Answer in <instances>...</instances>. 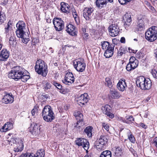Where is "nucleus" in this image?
<instances>
[{"label":"nucleus","mask_w":157,"mask_h":157,"mask_svg":"<svg viewBox=\"0 0 157 157\" xmlns=\"http://www.w3.org/2000/svg\"><path fill=\"white\" fill-rule=\"evenodd\" d=\"M40 129L39 125L35 123L31 127L30 132L33 135L36 136L40 133Z\"/></svg>","instance_id":"16"},{"label":"nucleus","mask_w":157,"mask_h":157,"mask_svg":"<svg viewBox=\"0 0 157 157\" xmlns=\"http://www.w3.org/2000/svg\"><path fill=\"white\" fill-rule=\"evenodd\" d=\"M30 153H26L25 154H22L19 157H29L30 156Z\"/></svg>","instance_id":"53"},{"label":"nucleus","mask_w":157,"mask_h":157,"mask_svg":"<svg viewBox=\"0 0 157 157\" xmlns=\"http://www.w3.org/2000/svg\"><path fill=\"white\" fill-rule=\"evenodd\" d=\"M75 143L78 146H82L86 151L89 147V143L88 141L84 138H78L75 141Z\"/></svg>","instance_id":"10"},{"label":"nucleus","mask_w":157,"mask_h":157,"mask_svg":"<svg viewBox=\"0 0 157 157\" xmlns=\"http://www.w3.org/2000/svg\"><path fill=\"white\" fill-rule=\"evenodd\" d=\"M74 68L78 71L83 72L85 70L86 64L83 59H78L75 60L73 63Z\"/></svg>","instance_id":"8"},{"label":"nucleus","mask_w":157,"mask_h":157,"mask_svg":"<svg viewBox=\"0 0 157 157\" xmlns=\"http://www.w3.org/2000/svg\"><path fill=\"white\" fill-rule=\"evenodd\" d=\"M13 128V124L10 122H7L0 129V131L2 132H6L12 129Z\"/></svg>","instance_id":"20"},{"label":"nucleus","mask_w":157,"mask_h":157,"mask_svg":"<svg viewBox=\"0 0 157 157\" xmlns=\"http://www.w3.org/2000/svg\"><path fill=\"white\" fill-rule=\"evenodd\" d=\"M13 101V98L12 95L6 94L5 95L2 99L3 103L7 104L9 103H12Z\"/></svg>","instance_id":"22"},{"label":"nucleus","mask_w":157,"mask_h":157,"mask_svg":"<svg viewBox=\"0 0 157 157\" xmlns=\"http://www.w3.org/2000/svg\"><path fill=\"white\" fill-rule=\"evenodd\" d=\"M83 36L84 38H86V39H87L88 38L89 34L88 33H84V34H83Z\"/></svg>","instance_id":"59"},{"label":"nucleus","mask_w":157,"mask_h":157,"mask_svg":"<svg viewBox=\"0 0 157 157\" xmlns=\"http://www.w3.org/2000/svg\"><path fill=\"white\" fill-rule=\"evenodd\" d=\"M129 134L128 136V138L130 141L132 143H134L135 142V140L133 136L131 133V132L129 131L128 132Z\"/></svg>","instance_id":"43"},{"label":"nucleus","mask_w":157,"mask_h":157,"mask_svg":"<svg viewBox=\"0 0 157 157\" xmlns=\"http://www.w3.org/2000/svg\"><path fill=\"white\" fill-rule=\"evenodd\" d=\"M136 60L135 58L134 57L132 56L129 59V63H132L134 62V61H136Z\"/></svg>","instance_id":"54"},{"label":"nucleus","mask_w":157,"mask_h":157,"mask_svg":"<svg viewBox=\"0 0 157 157\" xmlns=\"http://www.w3.org/2000/svg\"><path fill=\"white\" fill-rule=\"evenodd\" d=\"M94 147L98 151H101L104 147V145L100 142L99 141L97 140L95 141L94 145Z\"/></svg>","instance_id":"32"},{"label":"nucleus","mask_w":157,"mask_h":157,"mask_svg":"<svg viewBox=\"0 0 157 157\" xmlns=\"http://www.w3.org/2000/svg\"><path fill=\"white\" fill-rule=\"evenodd\" d=\"M60 92L62 94H65L66 93V92L65 90H62V89L60 91Z\"/></svg>","instance_id":"62"},{"label":"nucleus","mask_w":157,"mask_h":157,"mask_svg":"<svg viewBox=\"0 0 157 157\" xmlns=\"http://www.w3.org/2000/svg\"><path fill=\"white\" fill-rule=\"evenodd\" d=\"M58 89L61 90L62 88V86L61 84L57 83L56 81H53L52 83Z\"/></svg>","instance_id":"44"},{"label":"nucleus","mask_w":157,"mask_h":157,"mask_svg":"<svg viewBox=\"0 0 157 157\" xmlns=\"http://www.w3.org/2000/svg\"><path fill=\"white\" fill-rule=\"evenodd\" d=\"M39 107L37 105L35 106L32 109L31 111L32 115L33 116H35L36 114H37L38 112Z\"/></svg>","instance_id":"40"},{"label":"nucleus","mask_w":157,"mask_h":157,"mask_svg":"<svg viewBox=\"0 0 157 157\" xmlns=\"http://www.w3.org/2000/svg\"><path fill=\"white\" fill-rule=\"evenodd\" d=\"M77 100L79 105H84L85 103H86L88 101L89 98L88 94L84 93L82 94L77 98Z\"/></svg>","instance_id":"14"},{"label":"nucleus","mask_w":157,"mask_h":157,"mask_svg":"<svg viewBox=\"0 0 157 157\" xmlns=\"http://www.w3.org/2000/svg\"><path fill=\"white\" fill-rule=\"evenodd\" d=\"M42 116L44 120L48 122H51L55 118L54 113L49 106L44 107L42 110Z\"/></svg>","instance_id":"5"},{"label":"nucleus","mask_w":157,"mask_h":157,"mask_svg":"<svg viewBox=\"0 0 157 157\" xmlns=\"http://www.w3.org/2000/svg\"><path fill=\"white\" fill-rule=\"evenodd\" d=\"M132 0H118L119 3L121 5L125 4L131 2Z\"/></svg>","instance_id":"48"},{"label":"nucleus","mask_w":157,"mask_h":157,"mask_svg":"<svg viewBox=\"0 0 157 157\" xmlns=\"http://www.w3.org/2000/svg\"><path fill=\"white\" fill-rule=\"evenodd\" d=\"M64 78V79L63 80V82L66 85H69L74 81V77L71 72H68Z\"/></svg>","instance_id":"13"},{"label":"nucleus","mask_w":157,"mask_h":157,"mask_svg":"<svg viewBox=\"0 0 157 157\" xmlns=\"http://www.w3.org/2000/svg\"><path fill=\"white\" fill-rule=\"evenodd\" d=\"M121 95L119 92L115 89L111 90H109V97L112 99H118L120 98Z\"/></svg>","instance_id":"21"},{"label":"nucleus","mask_w":157,"mask_h":157,"mask_svg":"<svg viewBox=\"0 0 157 157\" xmlns=\"http://www.w3.org/2000/svg\"><path fill=\"white\" fill-rule=\"evenodd\" d=\"M35 71L39 74L45 77L48 73L47 65L46 63L42 60H37L35 66Z\"/></svg>","instance_id":"4"},{"label":"nucleus","mask_w":157,"mask_h":157,"mask_svg":"<svg viewBox=\"0 0 157 157\" xmlns=\"http://www.w3.org/2000/svg\"><path fill=\"white\" fill-rule=\"evenodd\" d=\"M30 155L29 157H44V153L43 150L41 149L38 151L35 154L30 153Z\"/></svg>","instance_id":"26"},{"label":"nucleus","mask_w":157,"mask_h":157,"mask_svg":"<svg viewBox=\"0 0 157 157\" xmlns=\"http://www.w3.org/2000/svg\"><path fill=\"white\" fill-rule=\"evenodd\" d=\"M53 23L55 30L60 31L64 28V22L61 18L55 17L53 19Z\"/></svg>","instance_id":"9"},{"label":"nucleus","mask_w":157,"mask_h":157,"mask_svg":"<svg viewBox=\"0 0 157 157\" xmlns=\"http://www.w3.org/2000/svg\"><path fill=\"white\" fill-rule=\"evenodd\" d=\"M126 86V83L124 79L120 80L117 85V87L118 90L121 91H124Z\"/></svg>","instance_id":"19"},{"label":"nucleus","mask_w":157,"mask_h":157,"mask_svg":"<svg viewBox=\"0 0 157 157\" xmlns=\"http://www.w3.org/2000/svg\"><path fill=\"white\" fill-rule=\"evenodd\" d=\"M66 30L70 35L74 36L76 35L75 27L72 24H70L66 27Z\"/></svg>","instance_id":"18"},{"label":"nucleus","mask_w":157,"mask_h":157,"mask_svg":"<svg viewBox=\"0 0 157 157\" xmlns=\"http://www.w3.org/2000/svg\"><path fill=\"white\" fill-rule=\"evenodd\" d=\"M69 5L64 2L61 3V10L62 12L65 13H69L70 12Z\"/></svg>","instance_id":"23"},{"label":"nucleus","mask_w":157,"mask_h":157,"mask_svg":"<svg viewBox=\"0 0 157 157\" xmlns=\"http://www.w3.org/2000/svg\"><path fill=\"white\" fill-rule=\"evenodd\" d=\"M127 121H125V122L129 124L134 121V119L132 116H126V117Z\"/></svg>","instance_id":"41"},{"label":"nucleus","mask_w":157,"mask_h":157,"mask_svg":"<svg viewBox=\"0 0 157 157\" xmlns=\"http://www.w3.org/2000/svg\"><path fill=\"white\" fill-rule=\"evenodd\" d=\"M94 9L92 8L86 7L83 11V16L86 20H89L92 17Z\"/></svg>","instance_id":"12"},{"label":"nucleus","mask_w":157,"mask_h":157,"mask_svg":"<svg viewBox=\"0 0 157 157\" xmlns=\"http://www.w3.org/2000/svg\"><path fill=\"white\" fill-rule=\"evenodd\" d=\"M150 9L152 11V12L154 13L155 12V10L154 8L152 6H150Z\"/></svg>","instance_id":"61"},{"label":"nucleus","mask_w":157,"mask_h":157,"mask_svg":"<svg viewBox=\"0 0 157 157\" xmlns=\"http://www.w3.org/2000/svg\"><path fill=\"white\" fill-rule=\"evenodd\" d=\"M28 72H25L24 75H22L20 79H21L22 81L25 82L27 81L30 78V76L27 75Z\"/></svg>","instance_id":"37"},{"label":"nucleus","mask_w":157,"mask_h":157,"mask_svg":"<svg viewBox=\"0 0 157 157\" xmlns=\"http://www.w3.org/2000/svg\"><path fill=\"white\" fill-rule=\"evenodd\" d=\"M95 3L96 6L99 9L105 6L107 4L105 0H96Z\"/></svg>","instance_id":"28"},{"label":"nucleus","mask_w":157,"mask_h":157,"mask_svg":"<svg viewBox=\"0 0 157 157\" xmlns=\"http://www.w3.org/2000/svg\"><path fill=\"white\" fill-rule=\"evenodd\" d=\"M132 64V66L134 68V69L136 68L138 66L137 61H134V62L130 63Z\"/></svg>","instance_id":"49"},{"label":"nucleus","mask_w":157,"mask_h":157,"mask_svg":"<svg viewBox=\"0 0 157 157\" xmlns=\"http://www.w3.org/2000/svg\"><path fill=\"white\" fill-rule=\"evenodd\" d=\"M102 48L103 49H107L110 47L114 46L113 45L110 44L107 41H104L101 42Z\"/></svg>","instance_id":"31"},{"label":"nucleus","mask_w":157,"mask_h":157,"mask_svg":"<svg viewBox=\"0 0 157 157\" xmlns=\"http://www.w3.org/2000/svg\"><path fill=\"white\" fill-rule=\"evenodd\" d=\"M151 72L153 76L155 78H157V71L155 70H152Z\"/></svg>","instance_id":"50"},{"label":"nucleus","mask_w":157,"mask_h":157,"mask_svg":"<svg viewBox=\"0 0 157 157\" xmlns=\"http://www.w3.org/2000/svg\"><path fill=\"white\" fill-rule=\"evenodd\" d=\"M111 109L110 105H106L102 107L101 110L104 113L109 117V118H113L114 117V115L111 112Z\"/></svg>","instance_id":"15"},{"label":"nucleus","mask_w":157,"mask_h":157,"mask_svg":"<svg viewBox=\"0 0 157 157\" xmlns=\"http://www.w3.org/2000/svg\"><path fill=\"white\" fill-rule=\"evenodd\" d=\"M93 129V128L92 127L87 126L84 129L83 133L84 134H86L89 138L91 137Z\"/></svg>","instance_id":"25"},{"label":"nucleus","mask_w":157,"mask_h":157,"mask_svg":"<svg viewBox=\"0 0 157 157\" xmlns=\"http://www.w3.org/2000/svg\"><path fill=\"white\" fill-rule=\"evenodd\" d=\"M145 37L149 41L152 42L157 38V27L153 26L145 32Z\"/></svg>","instance_id":"6"},{"label":"nucleus","mask_w":157,"mask_h":157,"mask_svg":"<svg viewBox=\"0 0 157 157\" xmlns=\"http://www.w3.org/2000/svg\"><path fill=\"white\" fill-rule=\"evenodd\" d=\"M123 20L125 21V22L130 23L132 21L131 16L130 13H126L123 17Z\"/></svg>","instance_id":"35"},{"label":"nucleus","mask_w":157,"mask_h":157,"mask_svg":"<svg viewBox=\"0 0 157 157\" xmlns=\"http://www.w3.org/2000/svg\"><path fill=\"white\" fill-rule=\"evenodd\" d=\"M103 127L107 131L109 130V126L107 124H103Z\"/></svg>","instance_id":"51"},{"label":"nucleus","mask_w":157,"mask_h":157,"mask_svg":"<svg viewBox=\"0 0 157 157\" xmlns=\"http://www.w3.org/2000/svg\"><path fill=\"white\" fill-rule=\"evenodd\" d=\"M137 86L143 90H148L151 87V82L149 78H145L143 76H140L137 78L136 81Z\"/></svg>","instance_id":"3"},{"label":"nucleus","mask_w":157,"mask_h":157,"mask_svg":"<svg viewBox=\"0 0 157 157\" xmlns=\"http://www.w3.org/2000/svg\"><path fill=\"white\" fill-rule=\"evenodd\" d=\"M111 152L109 150H106L102 151L100 155V157H111Z\"/></svg>","instance_id":"33"},{"label":"nucleus","mask_w":157,"mask_h":157,"mask_svg":"<svg viewBox=\"0 0 157 157\" xmlns=\"http://www.w3.org/2000/svg\"><path fill=\"white\" fill-rule=\"evenodd\" d=\"M100 142L101 144H103L104 145L107 142L108 140L106 136L101 135L100 138L98 139H97Z\"/></svg>","instance_id":"36"},{"label":"nucleus","mask_w":157,"mask_h":157,"mask_svg":"<svg viewBox=\"0 0 157 157\" xmlns=\"http://www.w3.org/2000/svg\"><path fill=\"white\" fill-rule=\"evenodd\" d=\"M8 0H5L3 1V2L1 3L2 5L5 6L8 3Z\"/></svg>","instance_id":"58"},{"label":"nucleus","mask_w":157,"mask_h":157,"mask_svg":"<svg viewBox=\"0 0 157 157\" xmlns=\"http://www.w3.org/2000/svg\"><path fill=\"white\" fill-rule=\"evenodd\" d=\"M126 68L128 71H130L134 69V68L132 66L131 63L129 62L127 64Z\"/></svg>","instance_id":"46"},{"label":"nucleus","mask_w":157,"mask_h":157,"mask_svg":"<svg viewBox=\"0 0 157 157\" xmlns=\"http://www.w3.org/2000/svg\"><path fill=\"white\" fill-rule=\"evenodd\" d=\"M144 24L143 19L140 18L138 19V21L137 22V25L136 28L137 31H141L144 29L145 27Z\"/></svg>","instance_id":"27"},{"label":"nucleus","mask_w":157,"mask_h":157,"mask_svg":"<svg viewBox=\"0 0 157 157\" xmlns=\"http://www.w3.org/2000/svg\"><path fill=\"white\" fill-rule=\"evenodd\" d=\"M9 44L12 47H14L16 45L17 42L16 38L14 37L11 36L9 39Z\"/></svg>","instance_id":"38"},{"label":"nucleus","mask_w":157,"mask_h":157,"mask_svg":"<svg viewBox=\"0 0 157 157\" xmlns=\"http://www.w3.org/2000/svg\"><path fill=\"white\" fill-rule=\"evenodd\" d=\"M14 144V148L13 152L15 155L17 153L21 152L23 149L24 145L22 140L19 138H15L13 140Z\"/></svg>","instance_id":"7"},{"label":"nucleus","mask_w":157,"mask_h":157,"mask_svg":"<svg viewBox=\"0 0 157 157\" xmlns=\"http://www.w3.org/2000/svg\"><path fill=\"white\" fill-rule=\"evenodd\" d=\"M128 50H129V52L130 53L132 52L134 53H135L136 52V51H137V50L136 51L134 50L130 49V48H128Z\"/></svg>","instance_id":"57"},{"label":"nucleus","mask_w":157,"mask_h":157,"mask_svg":"<svg viewBox=\"0 0 157 157\" xmlns=\"http://www.w3.org/2000/svg\"><path fill=\"white\" fill-rule=\"evenodd\" d=\"M127 52L126 48L124 47H121L118 51V56H121L123 54L126 53Z\"/></svg>","instance_id":"34"},{"label":"nucleus","mask_w":157,"mask_h":157,"mask_svg":"<svg viewBox=\"0 0 157 157\" xmlns=\"http://www.w3.org/2000/svg\"><path fill=\"white\" fill-rule=\"evenodd\" d=\"M78 121L76 125L75 126V128L76 129H80V128H82L84 125V123L83 121V118H79L77 120Z\"/></svg>","instance_id":"29"},{"label":"nucleus","mask_w":157,"mask_h":157,"mask_svg":"<svg viewBox=\"0 0 157 157\" xmlns=\"http://www.w3.org/2000/svg\"><path fill=\"white\" fill-rule=\"evenodd\" d=\"M74 116L76 117L77 120L80 118L82 119V117H83V116L82 114L79 111L74 113Z\"/></svg>","instance_id":"42"},{"label":"nucleus","mask_w":157,"mask_h":157,"mask_svg":"<svg viewBox=\"0 0 157 157\" xmlns=\"http://www.w3.org/2000/svg\"><path fill=\"white\" fill-rule=\"evenodd\" d=\"M25 72H27L23 67L19 66L13 67L8 74V77L14 79L15 81L20 79L22 75H24Z\"/></svg>","instance_id":"2"},{"label":"nucleus","mask_w":157,"mask_h":157,"mask_svg":"<svg viewBox=\"0 0 157 157\" xmlns=\"http://www.w3.org/2000/svg\"><path fill=\"white\" fill-rule=\"evenodd\" d=\"M105 85L110 89L112 88L113 84L111 78H110L109 77L106 78L105 79Z\"/></svg>","instance_id":"30"},{"label":"nucleus","mask_w":157,"mask_h":157,"mask_svg":"<svg viewBox=\"0 0 157 157\" xmlns=\"http://www.w3.org/2000/svg\"><path fill=\"white\" fill-rule=\"evenodd\" d=\"M6 17L4 13L2 12H0V25L4 23L6 20Z\"/></svg>","instance_id":"39"},{"label":"nucleus","mask_w":157,"mask_h":157,"mask_svg":"<svg viewBox=\"0 0 157 157\" xmlns=\"http://www.w3.org/2000/svg\"><path fill=\"white\" fill-rule=\"evenodd\" d=\"M114 46H111L106 49L104 53V56L106 58H109L111 57L113 53Z\"/></svg>","instance_id":"24"},{"label":"nucleus","mask_w":157,"mask_h":157,"mask_svg":"<svg viewBox=\"0 0 157 157\" xmlns=\"http://www.w3.org/2000/svg\"><path fill=\"white\" fill-rule=\"evenodd\" d=\"M82 31L83 32V34L84 33H86V29L85 28H82Z\"/></svg>","instance_id":"64"},{"label":"nucleus","mask_w":157,"mask_h":157,"mask_svg":"<svg viewBox=\"0 0 157 157\" xmlns=\"http://www.w3.org/2000/svg\"><path fill=\"white\" fill-rule=\"evenodd\" d=\"M10 27V26L9 24H7V25L5 27V33H6L9 32V28Z\"/></svg>","instance_id":"52"},{"label":"nucleus","mask_w":157,"mask_h":157,"mask_svg":"<svg viewBox=\"0 0 157 157\" xmlns=\"http://www.w3.org/2000/svg\"><path fill=\"white\" fill-rule=\"evenodd\" d=\"M105 1H106V3H107L108 2L111 3L113 2V0H105Z\"/></svg>","instance_id":"63"},{"label":"nucleus","mask_w":157,"mask_h":157,"mask_svg":"<svg viewBox=\"0 0 157 157\" xmlns=\"http://www.w3.org/2000/svg\"><path fill=\"white\" fill-rule=\"evenodd\" d=\"M9 56V52L6 49H3L0 52V60L1 61H6Z\"/></svg>","instance_id":"17"},{"label":"nucleus","mask_w":157,"mask_h":157,"mask_svg":"<svg viewBox=\"0 0 157 157\" xmlns=\"http://www.w3.org/2000/svg\"><path fill=\"white\" fill-rule=\"evenodd\" d=\"M120 41L122 43H125V40L124 37H122Z\"/></svg>","instance_id":"60"},{"label":"nucleus","mask_w":157,"mask_h":157,"mask_svg":"<svg viewBox=\"0 0 157 157\" xmlns=\"http://www.w3.org/2000/svg\"><path fill=\"white\" fill-rule=\"evenodd\" d=\"M71 12L75 21H76L77 19H78V15L75 10L74 9H72L71 10Z\"/></svg>","instance_id":"45"},{"label":"nucleus","mask_w":157,"mask_h":157,"mask_svg":"<svg viewBox=\"0 0 157 157\" xmlns=\"http://www.w3.org/2000/svg\"><path fill=\"white\" fill-rule=\"evenodd\" d=\"M109 35L112 37H115L118 34L120 29L119 27L117 24L110 25L108 27Z\"/></svg>","instance_id":"11"},{"label":"nucleus","mask_w":157,"mask_h":157,"mask_svg":"<svg viewBox=\"0 0 157 157\" xmlns=\"http://www.w3.org/2000/svg\"><path fill=\"white\" fill-rule=\"evenodd\" d=\"M140 125L143 128L146 129L147 128V126L145 124H144L142 123H140Z\"/></svg>","instance_id":"56"},{"label":"nucleus","mask_w":157,"mask_h":157,"mask_svg":"<svg viewBox=\"0 0 157 157\" xmlns=\"http://www.w3.org/2000/svg\"><path fill=\"white\" fill-rule=\"evenodd\" d=\"M127 23V22H125L124 24V26L125 29L127 30L128 29L130 24L128 23Z\"/></svg>","instance_id":"55"},{"label":"nucleus","mask_w":157,"mask_h":157,"mask_svg":"<svg viewBox=\"0 0 157 157\" xmlns=\"http://www.w3.org/2000/svg\"><path fill=\"white\" fill-rule=\"evenodd\" d=\"M25 24L23 21H20L16 24L17 29L16 34L18 37L21 38L22 41L25 44H27L29 41V35L25 31Z\"/></svg>","instance_id":"1"},{"label":"nucleus","mask_w":157,"mask_h":157,"mask_svg":"<svg viewBox=\"0 0 157 157\" xmlns=\"http://www.w3.org/2000/svg\"><path fill=\"white\" fill-rule=\"evenodd\" d=\"M51 87V84L48 82H47L45 85L44 89L45 91H47L48 89H50Z\"/></svg>","instance_id":"47"}]
</instances>
